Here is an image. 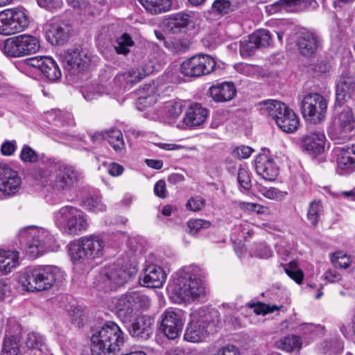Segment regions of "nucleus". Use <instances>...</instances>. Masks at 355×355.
Wrapping results in <instances>:
<instances>
[{
    "label": "nucleus",
    "instance_id": "f257e3e1",
    "mask_svg": "<svg viewBox=\"0 0 355 355\" xmlns=\"http://www.w3.org/2000/svg\"><path fill=\"white\" fill-rule=\"evenodd\" d=\"M193 267H187L176 273L167 291L170 298L178 304L203 297L206 294L203 282L194 273Z\"/></svg>",
    "mask_w": 355,
    "mask_h": 355
},
{
    "label": "nucleus",
    "instance_id": "f03ea898",
    "mask_svg": "<svg viewBox=\"0 0 355 355\" xmlns=\"http://www.w3.org/2000/svg\"><path fill=\"white\" fill-rule=\"evenodd\" d=\"M107 243L98 234H89L79 238L69 245V254L76 267L83 269L92 266L93 262L103 257Z\"/></svg>",
    "mask_w": 355,
    "mask_h": 355
},
{
    "label": "nucleus",
    "instance_id": "7ed1b4c3",
    "mask_svg": "<svg viewBox=\"0 0 355 355\" xmlns=\"http://www.w3.org/2000/svg\"><path fill=\"white\" fill-rule=\"evenodd\" d=\"M19 236L21 248L32 259L58 248L54 236L43 227H26L20 230Z\"/></svg>",
    "mask_w": 355,
    "mask_h": 355
},
{
    "label": "nucleus",
    "instance_id": "20e7f679",
    "mask_svg": "<svg viewBox=\"0 0 355 355\" xmlns=\"http://www.w3.org/2000/svg\"><path fill=\"white\" fill-rule=\"evenodd\" d=\"M125 343V334L114 322L97 329L91 337L92 355H107L119 352Z\"/></svg>",
    "mask_w": 355,
    "mask_h": 355
},
{
    "label": "nucleus",
    "instance_id": "39448f33",
    "mask_svg": "<svg viewBox=\"0 0 355 355\" xmlns=\"http://www.w3.org/2000/svg\"><path fill=\"white\" fill-rule=\"evenodd\" d=\"M63 277V272L57 267L38 266L26 268L20 275L19 282L28 291H42L50 289Z\"/></svg>",
    "mask_w": 355,
    "mask_h": 355
},
{
    "label": "nucleus",
    "instance_id": "423d86ee",
    "mask_svg": "<svg viewBox=\"0 0 355 355\" xmlns=\"http://www.w3.org/2000/svg\"><path fill=\"white\" fill-rule=\"evenodd\" d=\"M54 223L60 231L66 236H77L87 230V216L78 207L67 205L54 213Z\"/></svg>",
    "mask_w": 355,
    "mask_h": 355
},
{
    "label": "nucleus",
    "instance_id": "0eeeda50",
    "mask_svg": "<svg viewBox=\"0 0 355 355\" xmlns=\"http://www.w3.org/2000/svg\"><path fill=\"white\" fill-rule=\"evenodd\" d=\"M114 304L118 317L125 322L130 320L135 310L148 309L150 306V300L139 292L132 291L117 298Z\"/></svg>",
    "mask_w": 355,
    "mask_h": 355
},
{
    "label": "nucleus",
    "instance_id": "6e6552de",
    "mask_svg": "<svg viewBox=\"0 0 355 355\" xmlns=\"http://www.w3.org/2000/svg\"><path fill=\"white\" fill-rule=\"evenodd\" d=\"M327 109L326 99L318 93H309L301 102V110L304 118L312 123L324 120Z\"/></svg>",
    "mask_w": 355,
    "mask_h": 355
},
{
    "label": "nucleus",
    "instance_id": "1a4fd4ad",
    "mask_svg": "<svg viewBox=\"0 0 355 355\" xmlns=\"http://www.w3.org/2000/svg\"><path fill=\"white\" fill-rule=\"evenodd\" d=\"M132 273L115 265L104 267L96 279V286L105 291H110L123 285L132 277Z\"/></svg>",
    "mask_w": 355,
    "mask_h": 355
},
{
    "label": "nucleus",
    "instance_id": "9d476101",
    "mask_svg": "<svg viewBox=\"0 0 355 355\" xmlns=\"http://www.w3.org/2000/svg\"><path fill=\"white\" fill-rule=\"evenodd\" d=\"M190 322L186 329L184 338L191 343H200L208 336V319L204 309L194 310L190 315Z\"/></svg>",
    "mask_w": 355,
    "mask_h": 355
},
{
    "label": "nucleus",
    "instance_id": "9b49d317",
    "mask_svg": "<svg viewBox=\"0 0 355 355\" xmlns=\"http://www.w3.org/2000/svg\"><path fill=\"white\" fill-rule=\"evenodd\" d=\"M28 25L26 14L18 9H6L0 12V34L9 35L22 31Z\"/></svg>",
    "mask_w": 355,
    "mask_h": 355
},
{
    "label": "nucleus",
    "instance_id": "f8f14e48",
    "mask_svg": "<svg viewBox=\"0 0 355 355\" xmlns=\"http://www.w3.org/2000/svg\"><path fill=\"white\" fill-rule=\"evenodd\" d=\"M216 61L208 55H194L184 60L180 68L187 76L198 77L210 73L214 70Z\"/></svg>",
    "mask_w": 355,
    "mask_h": 355
},
{
    "label": "nucleus",
    "instance_id": "ddd939ff",
    "mask_svg": "<svg viewBox=\"0 0 355 355\" xmlns=\"http://www.w3.org/2000/svg\"><path fill=\"white\" fill-rule=\"evenodd\" d=\"M159 329L171 340L178 338L183 329L184 318L180 310L166 309L160 316Z\"/></svg>",
    "mask_w": 355,
    "mask_h": 355
},
{
    "label": "nucleus",
    "instance_id": "4468645a",
    "mask_svg": "<svg viewBox=\"0 0 355 355\" xmlns=\"http://www.w3.org/2000/svg\"><path fill=\"white\" fill-rule=\"evenodd\" d=\"M60 58L64 69L71 73L83 71L89 61L87 51L80 49H69L62 53Z\"/></svg>",
    "mask_w": 355,
    "mask_h": 355
},
{
    "label": "nucleus",
    "instance_id": "2eb2a0df",
    "mask_svg": "<svg viewBox=\"0 0 355 355\" xmlns=\"http://www.w3.org/2000/svg\"><path fill=\"white\" fill-rule=\"evenodd\" d=\"M272 43L270 32L261 29L255 31L240 43V53L242 57H248L253 54L259 48L269 46Z\"/></svg>",
    "mask_w": 355,
    "mask_h": 355
},
{
    "label": "nucleus",
    "instance_id": "dca6fc26",
    "mask_svg": "<svg viewBox=\"0 0 355 355\" xmlns=\"http://www.w3.org/2000/svg\"><path fill=\"white\" fill-rule=\"evenodd\" d=\"M21 183L18 172L6 164L0 163V193L10 196L18 192Z\"/></svg>",
    "mask_w": 355,
    "mask_h": 355
},
{
    "label": "nucleus",
    "instance_id": "f3484780",
    "mask_svg": "<svg viewBox=\"0 0 355 355\" xmlns=\"http://www.w3.org/2000/svg\"><path fill=\"white\" fill-rule=\"evenodd\" d=\"M53 170L55 177L51 184L54 190L67 189L77 181L78 173L71 166L58 163L53 166Z\"/></svg>",
    "mask_w": 355,
    "mask_h": 355
},
{
    "label": "nucleus",
    "instance_id": "a211bd4d",
    "mask_svg": "<svg viewBox=\"0 0 355 355\" xmlns=\"http://www.w3.org/2000/svg\"><path fill=\"white\" fill-rule=\"evenodd\" d=\"M334 151L340 174L351 173L355 171V144L338 146Z\"/></svg>",
    "mask_w": 355,
    "mask_h": 355
},
{
    "label": "nucleus",
    "instance_id": "6ab92c4d",
    "mask_svg": "<svg viewBox=\"0 0 355 355\" xmlns=\"http://www.w3.org/2000/svg\"><path fill=\"white\" fill-rule=\"evenodd\" d=\"M71 27L64 20L52 19L46 28V37L49 42L55 45L64 44L69 39Z\"/></svg>",
    "mask_w": 355,
    "mask_h": 355
},
{
    "label": "nucleus",
    "instance_id": "aec40b11",
    "mask_svg": "<svg viewBox=\"0 0 355 355\" xmlns=\"http://www.w3.org/2000/svg\"><path fill=\"white\" fill-rule=\"evenodd\" d=\"M354 113L349 108L344 109L338 115V125L329 132L331 139L335 141L348 139V133L354 128Z\"/></svg>",
    "mask_w": 355,
    "mask_h": 355
},
{
    "label": "nucleus",
    "instance_id": "412c9836",
    "mask_svg": "<svg viewBox=\"0 0 355 355\" xmlns=\"http://www.w3.org/2000/svg\"><path fill=\"white\" fill-rule=\"evenodd\" d=\"M257 173L263 180L274 181L279 175V167L274 159L267 154H259L255 159Z\"/></svg>",
    "mask_w": 355,
    "mask_h": 355
},
{
    "label": "nucleus",
    "instance_id": "4be33fe9",
    "mask_svg": "<svg viewBox=\"0 0 355 355\" xmlns=\"http://www.w3.org/2000/svg\"><path fill=\"white\" fill-rule=\"evenodd\" d=\"M326 136L322 131H313L305 135L301 140L304 150L313 155L322 153L324 150Z\"/></svg>",
    "mask_w": 355,
    "mask_h": 355
},
{
    "label": "nucleus",
    "instance_id": "5701e85b",
    "mask_svg": "<svg viewBox=\"0 0 355 355\" xmlns=\"http://www.w3.org/2000/svg\"><path fill=\"white\" fill-rule=\"evenodd\" d=\"M153 318L146 315H139L130 324L129 332L133 337L147 340L153 333Z\"/></svg>",
    "mask_w": 355,
    "mask_h": 355
},
{
    "label": "nucleus",
    "instance_id": "b1692460",
    "mask_svg": "<svg viewBox=\"0 0 355 355\" xmlns=\"http://www.w3.org/2000/svg\"><path fill=\"white\" fill-rule=\"evenodd\" d=\"M336 99L343 103L348 99L355 100V78L348 74L340 75L336 83Z\"/></svg>",
    "mask_w": 355,
    "mask_h": 355
},
{
    "label": "nucleus",
    "instance_id": "393cba45",
    "mask_svg": "<svg viewBox=\"0 0 355 355\" xmlns=\"http://www.w3.org/2000/svg\"><path fill=\"white\" fill-rule=\"evenodd\" d=\"M209 93L215 102L225 103L234 98L236 94V89L232 83L223 82L211 86Z\"/></svg>",
    "mask_w": 355,
    "mask_h": 355
},
{
    "label": "nucleus",
    "instance_id": "a878e982",
    "mask_svg": "<svg viewBox=\"0 0 355 355\" xmlns=\"http://www.w3.org/2000/svg\"><path fill=\"white\" fill-rule=\"evenodd\" d=\"M166 274L164 269L157 265H150L144 270V284L149 288H161L165 283Z\"/></svg>",
    "mask_w": 355,
    "mask_h": 355
},
{
    "label": "nucleus",
    "instance_id": "bb28decb",
    "mask_svg": "<svg viewBox=\"0 0 355 355\" xmlns=\"http://www.w3.org/2000/svg\"><path fill=\"white\" fill-rule=\"evenodd\" d=\"M319 46V38L314 33L306 31L302 33L297 40V47L300 53L309 56L315 53Z\"/></svg>",
    "mask_w": 355,
    "mask_h": 355
},
{
    "label": "nucleus",
    "instance_id": "cd10ccee",
    "mask_svg": "<svg viewBox=\"0 0 355 355\" xmlns=\"http://www.w3.org/2000/svg\"><path fill=\"white\" fill-rule=\"evenodd\" d=\"M275 123L282 131L292 133L298 128L300 120L295 113L286 106L285 110L277 116Z\"/></svg>",
    "mask_w": 355,
    "mask_h": 355
},
{
    "label": "nucleus",
    "instance_id": "c85d7f7f",
    "mask_svg": "<svg viewBox=\"0 0 355 355\" xmlns=\"http://www.w3.org/2000/svg\"><path fill=\"white\" fill-rule=\"evenodd\" d=\"M164 25L166 29L172 33H178L185 31L191 23L189 15L179 12L170 15L164 20Z\"/></svg>",
    "mask_w": 355,
    "mask_h": 355
},
{
    "label": "nucleus",
    "instance_id": "c756f323",
    "mask_svg": "<svg viewBox=\"0 0 355 355\" xmlns=\"http://www.w3.org/2000/svg\"><path fill=\"white\" fill-rule=\"evenodd\" d=\"M208 111L200 104L196 103L190 106L184 118V123L188 126H198L207 119Z\"/></svg>",
    "mask_w": 355,
    "mask_h": 355
},
{
    "label": "nucleus",
    "instance_id": "7c9ffc66",
    "mask_svg": "<svg viewBox=\"0 0 355 355\" xmlns=\"http://www.w3.org/2000/svg\"><path fill=\"white\" fill-rule=\"evenodd\" d=\"M18 265V252L0 249V275L10 273Z\"/></svg>",
    "mask_w": 355,
    "mask_h": 355
},
{
    "label": "nucleus",
    "instance_id": "2f4dec72",
    "mask_svg": "<svg viewBox=\"0 0 355 355\" xmlns=\"http://www.w3.org/2000/svg\"><path fill=\"white\" fill-rule=\"evenodd\" d=\"M286 106L284 103L272 99L263 101L259 104L260 113L270 116L275 122L277 116L285 110Z\"/></svg>",
    "mask_w": 355,
    "mask_h": 355
},
{
    "label": "nucleus",
    "instance_id": "473e14b6",
    "mask_svg": "<svg viewBox=\"0 0 355 355\" xmlns=\"http://www.w3.org/2000/svg\"><path fill=\"white\" fill-rule=\"evenodd\" d=\"M145 10L153 15H159L171 10V0H138Z\"/></svg>",
    "mask_w": 355,
    "mask_h": 355
},
{
    "label": "nucleus",
    "instance_id": "72a5a7b5",
    "mask_svg": "<svg viewBox=\"0 0 355 355\" xmlns=\"http://www.w3.org/2000/svg\"><path fill=\"white\" fill-rule=\"evenodd\" d=\"M19 35L8 38L0 44V48L3 53L8 57L20 58L23 57L24 51L21 42L19 40Z\"/></svg>",
    "mask_w": 355,
    "mask_h": 355
},
{
    "label": "nucleus",
    "instance_id": "f704fd0d",
    "mask_svg": "<svg viewBox=\"0 0 355 355\" xmlns=\"http://www.w3.org/2000/svg\"><path fill=\"white\" fill-rule=\"evenodd\" d=\"M184 107L185 105L182 101L173 99L164 103L162 112L166 117L177 119L182 114Z\"/></svg>",
    "mask_w": 355,
    "mask_h": 355
},
{
    "label": "nucleus",
    "instance_id": "c9c22d12",
    "mask_svg": "<svg viewBox=\"0 0 355 355\" xmlns=\"http://www.w3.org/2000/svg\"><path fill=\"white\" fill-rule=\"evenodd\" d=\"M154 70V65L150 62L142 67L126 71V77L128 78L130 85L135 84L146 76H149L153 73Z\"/></svg>",
    "mask_w": 355,
    "mask_h": 355
},
{
    "label": "nucleus",
    "instance_id": "e433bc0d",
    "mask_svg": "<svg viewBox=\"0 0 355 355\" xmlns=\"http://www.w3.org/2000/svg\"><path fill=\"white\" fill-rule=\"evenodd\" d=\"M105 139L116 153L122 154L125 152V142L120 130L111 129L105 132Z\"/></svg>",
    "mask_w": 355,
    "mask_h": 355
},
{
    "label": "nucleus",
    "instance_id": "4c0bfd02",
    "mask_svg": "<svg viewBox=\"0 0 355 355\" xmlns=\"http://www.w3.org/2000/svg\"><path fill=\"white\" fill-rule=\"evenodd\" d=\"M21 42L24 55L35 53L40 48L39 40L31 35L23 34L19 35Z\"/></svg>",
    "mask_w": 355,
    "mask_h": 355
},
{
    "label": "nucleus",
    "instance_id": "58836bf2",
    "mask_svg": "<svg viewBox=\"0 0 355 355\" xmlns=\"http://www.w3.org/2000/svg\"><path fill=\"white\" fill-rule=\"evenodd\" d=\"M43 76L51 81H55L61 77V71L51 57H48L42 70Z\"/></svg>",
    "mask_w": 355,
    "mask_h": 355
},
{
    "label": "nucleus",
    "instance_id": "ea45409f",
    "mask_svg": "<svg viewBox=\"0 0 355 355\" xmlns=\"http://www.w3.org/2000/svg\"><path fill=\"white\" fill-rule=\"evenodd\" d=\"M330 261L336 268L347 269L350 267L352 258L343 251H337L329 254Z\"/></svg>",
    "mask_w": 355,
    "mask_h": 355
},
{
    "label": "nucleus",
    "instance_id": "a19ab883",
    "mask_svg": "<svg viewBox=\"0 0 355 355\" xmlns=\"http://www.w3.org/2000/svg\"><path fill=\"white\" fill-rule=\"evenodd\" d=\"M323 214V206L322 202L319 200H314L310 202L308 211L307 219L313 226H315Z\"/></svg>",
    "mask_w": 355,
    "mask_h": 355
},
{
    "label": "nucleus",
    "instance_id": "79ce46f5",
    "mask_svg": "<svg viewBox=\"0 0 355 355\" xmlns=\"http://www.w3.org/2000/svg\"><path fill=\"white\" fill-rule=\"evenodd\" d=\"M82 205L86 210L94 213L105 211L107 207L99 196H92L86 198Z\"/></svg>",
    "mask_w": 355,
    "mask_h": 355
},
{
    "label": "nucleus",
    "instance_id": "37998d69",
    "mask_svg": "<svg viewBox=\"0 0 355 355\" xmlns=\"http://www.w3.org/2000/svg\"><path fill=\"white\" fill-rule=\"evenodd\" d=\"M343 349V343L339 338L325 340L322 344V350L325 355H336Z\"/></svg>",
    "mask_w": 355,
    "mask_h": 355
},
{
    "label": "nucleus",
    "instance_id": "c03bdc74",
    "mask_svg": "<svg viewBox=\"0 0 355 355\" xmlns=\"http://www.w3.org/2000/svg\"><path fill=\"white\" fill-rule=\"evenodd\" d=\"M20 345L15 337L6 338L3 343L1 355H19Z\"/></svg>",
    "mask_w": 355,
    "mask_h": 355
},
{
    "label": "nucleus",
    "instance_id": "a18cd8bd",
    "mask_svg": "<svg viewBox=\"0 0 355 355\" xmlns=\"http://www.w3.org/2000/svg\"><path fill=\"white\" fill-rule=\"evenodd\" d=\"M134 45L132 37L127 33L119 37L114 44V49L118 54L126 55L130 52V47Z\"/></svg>",
    "mask_w": 355,
    "mask_h": 355
},
{
    "label": "nucleus",
    "instance_id": "49530a36",
    "mask_svg": "<svg viewBox=\"0 0 355 355\" xmlns=\"http://www.w3.org/2000/svg\"><path fill=\"white\" fill-rule=\"evenodd\" d=\"M246 306L252 309L253 312L256 315H266L276 311H279L282 307V306L270 305L260 302L257 303H248Z\"/></svg>",
    "mask_w": 355,
    "mask_h": 355
},
{
    "label": "nucleus",
    "instance_id": "de8ad7c7",
    "mask_svg": "<svg viewBox=\"0 0 355 355\" xmlns=\"http://www.w3.org/2000/svg\"><path fill=\"white\" fill-rule=\"evenodd\" d=\"M301 338L297 336H287L280 340L279 347L286 352L293 351L294 349L300 348L301 346Z\"/></svg>",
    "mask_w": 355,
    "mask_h": 355
},
{
    "label": "nucleus",
    "instance_id": "09e8293b",
    "mask_svg": "<svg viewBox=\"0 0 355 355\" xmlns=\"http://www.w3.org/2000/svg\"><path fill=\"white\" fill-rule=\"evenodd\" d=\"M287 275L293 279L297 284H301L304 279V273L301 269H299L297 263L294 261H291L287 266L284 268Z\"/></svg>",
    "mask_w": 355,
    "mask_h": 355
},
{
    "label": "nucleus",
    "instance_id": "8fccbe9b",
    "mask_svg": "<svg viewBox=\"0 0 355 355\" xmlns=\"http://www.w3.org/2000/svg\"><path fill=\"white\" fill-rule=\"evenodd\" d=\"M290 1L279 0L272 4L268 5L266 8L268 14L272 15L277 12H288L291 11Z\"/></svg>",
    "mask_w": 355,
    "mask_h": 355
},
{
    "label": "nucleus",
    "instance_id": "3c124183",
    "mask_svg": "<svg viewBox=\"0 0 355 355\" xmlns=\"http://www.w3.org/2000/svg\"><path fill=\"white\" fill-rule=\"evenodd\" d=\"M187 225L189 228V234L194 236L201 229L209 228L211 225V223L208 220H205L202 219H193L188 221Z\"/></svg>",
    "mask_w": 355,
    "mask_h": 355
},
{
    "label": "nucleus",
    "instance_id": "603ef678",
    "mask_svg": "<svg viewBox=\"0 0 355 355\" xmlns=\"http://www.w3.org/2000/svg\"><path fill=\"white\" fill-rule=\"evenodd\" d=\"M235 69L239 73L249 77H254L259 72L258 66L249 64H239Z\"/></svg>",
    "mask_w": 355,
    "mask_h": 355
},
{
    "label": "nucleus",
    "instance_id": "864d4df0",
    "mask_svg": "<svg viewBox=\"0 0 355 355\" xmlns=\"http://www.w3.org/2000/svg\"><path fill=\"white\" fill-rule=\"evenodd\" d=\"M44 343L43 337L39 334L30 333L28 334L26 345L30 349H40Z\"/></svg>",
    "mask_w": 355,
    "mask_h": 355
},
{
    "label": "nucleus",
    "instance_id": "5fc2aeb1",
    "mask_svg": "<svg viewBox=\"0 0 355 355\" xmlns=\"http://www.w3.org/2000/svg\"><path fill=\"white\" fill-rule=\"evenodd\" d=\"M251 254L261 259H268L272 257V251L265 243H259L254 248Z\"/></svg>",
    "mask_w": 355,
    "mask_h": 355
},
{
    "label": "nucleus",
    "instance_id": "6e6d98bb",
    "mask_svg": "<svg viewBox=\"0 0 355 355\" xmlns=\"http://www.w3.org/2000/svg\"><path fill=\"white\" fill-rule=\"evenodd\" d=\"M302 330L305 335L316 336L324 334V327L320 324L306 323L302 325Z\"/></svg>",
    "mask_w": 355,
    "mask_h": 355
},
{
    "label": "nucleus",
    "instance_id": "4d7b16f0",
    "mask_svg": "<svg viewBox=\"0 0 355 355\" xmlns=\"http://www.w3.org/2000/svg\"><path fill=\"white\" fill-rule=\"evenodd\" d=\"M238 182L241 187L245 190H249L251 187V180L246 168L240 167L238 171Z\"/></svg>",
    "mask_w": 355,
    "mask_h": 355
},
{
    "label": "nucleus",
    "instance_id": "13d9d810",
    "mask_svg": "<svg viewBox=\"0 0 355 355\" xmlns=\"http://www.w3.org/2000/svg\"><path fill=\"white\" fill-rule=\"evenodd\" d=\"M20 158L24 162H35L38 156L35 151L28 146H24L20 153Z\"/></svg>",
    "mask_w": 355,
    "mask_h": 355
},
{
    "label": "nucleus",
    "instance_id": "bf43d9fd",
    "mask_svg": "<svg viewBox=\"0 0 355 355\" xmlns=\"http://www.w3.org/2000/svg\"><path fill=\"white\" fill-rule=\"evenodd\" d=\"M157 100V96L151 88L146 95H141L138 98L139 104L144 107H150L153 105Z\"/></svg>",
    "mask_w": 355,
    "mask_h": 355
},
{
    "label": "nucleus",
    "instance_id": "052dcab7",
    "mask_svg": "<svg viewBox=\"0 0 355 355\" xmlns=\"http://www.w3.org/2000/svg\"><path fill=\"white\" fill-rule=\"evenodd\" d=\"M205 205V200L200 197L196 196L191 198L187 202L186 207L189 210L198 211L202 209Z\"/></svg>",
    "mask_w": 355,
    "mask_h": 355
},
{
    "label": "nucleus",
    "instance_id": "680f3d73",
    "mask_svg": "<svg viewBox=\"0 0 355 355\" xmlns=\"http://www.w3.org/2000/svg\"><path fill=\"white\" fill-rule=\"evenodd\" d=\"M40 7L53 11L62 8V0H37Z\"/></svg>",
    "mask_w": 355,
    "mask_h": 355
},
{
    "label": "nucleus",
    "instance_id": "e2e57ef3",
    "mask_svg": "<svg viewBox=\"0 0 355 355\" xmlns=\"http://www.w3.org/2000/svg\"><path fill=\"white\" fill-rule=\"evenodd\" d=\"M212 9L220 14L228 13L230 10V3L227 0H215Z\"/></svg>",
    "mask_w": 355,
    "mask_h": 355
},
{
    "label": "nucleus",
    "instance_id": "0e129e2a",
    "mask_svg": "<svg viewBox=\"0 0 355 355\" xmlns=\"http://www.w3.org/2000/svg\"><path fill=\"white\" fill-rule=\"evenodd\" d=\"M48 57L49 56H35L29 58L26 60V64L29 67L37 68L42 72Z\"/></svg>",
    "mask_w": 355,
    "mask_h": 355
},
{
    "label": "nucleus",
    "instance_id": "69168bd1",
    "mask_svg": "<svg viewBox=\"0 0 355 355\" xmlns=\"http://www.w3.org/2000/svg\"><path fill=\"white\" fill-rule=\"evenodd\" d=\"M263 195L268 199L277 200L284 198L286 195H287V192L279 191V189L274 187H270L264 190Z\"/></svg>",
    "mask_w": 355,
    "mask_h": 355
},
{
    "label": "nucleus",
    "instance_id": "338daca9",
    "mask_svg": "<svg viewBox=\"0 0 355 355\" xmlns=\"http://www.w3.org/2000/svg\"><path fill=\"white\" fill-rule=\"evenodd\" d=\"M212 355H241L238 347L233 345H227L218 349Z\"/></svg>",
    "mask_w": 355,
    "mask_h": 355
},
{
    "label": "nucleus",
    "instance_id": "774afa93",
    "mask_svg": "<svg viewBox=\"0 0 355 355\" xmlns=\"http://www.w3.org/2000/svg\"><path fill=\"white\" fill-rule=\"evenodd\" d=\"M252 151L253 150L250 147L241 146L236 148L233 150L232 155L238 159H247L250 156Z\"/></svg>",
    "mask_w": 355,
    "mask_h": 355
}]
</instances>
